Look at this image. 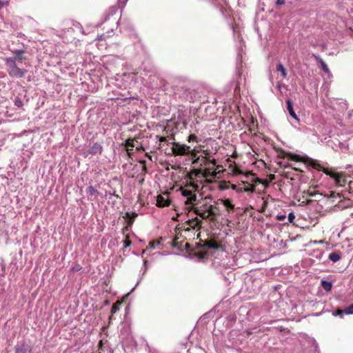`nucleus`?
<instances>
[{"label":"nucleus","instance_id":"5701e85b","mask_svg":"<svg viewBox=\"0 0 353 353\" xmlns=\"http://www.w3.org/2000/svg\"><path fill=\"white\" fill-rule=\"evenodd\" d=\"M123 346H134L135 345V342L132 337H127L126 339L123 340Z\"/></svg>","mask_w":353,"mask_h":353},{"label":"nucleus","instance_id":"f704fd0d","mask_svg":"<svg viewBox=\"0 0 353 353\" xmlns=\"http://www.w3.org/2000/svg\"><path fill=\"white\" fill-rule=\"evenodd\" d=\"M119 310V307L115 304L112 306L111 312L116 313Z\"/></svg>","mask_w":353,"mask_h":353},{"label":"nucleus","instance_id":"0eeeda50","mask_svg":"<svg viewBox=\"0 0 353 353\" xmlns=\"http://www.w3.org/2000/svg\"><path fill=\"white\" fill-rule=\"evenodd\" d=\"M172 151L174 155H184L191 151L190 147L176 142H172Z\"/></svg>","mask_w":353,"mask_h":353},{"label":"nucleus","instance_id":"6e6552de","mask_svg":"<svg viewBox=\"0 0 353 353\" xmlns=\"http://www.w3.org/2000/svg\"><path fill=\"white\" fill-rule=\"evenodd\" d=\"M170 203L169 193L167 192H163L157 196V205L162 208L168 206Z\"/></svg>","mask_w":353,"mask_h":353},{"label":"nucleus","instance_id":"8fccbe9b","mask_svg":"<svg viewBox=\"0 0 353 353\" xmlns=\"http://www.w3.org/2000/svg\"><path fill=\"white\" fill-rule=\"evenodd\" d=\"M191 152H192V155L194 157L195 154L193 152V151H191Z\"/></svg>","mask_w":353,"mask_h":353},{"label":"nucleus","instance_id":"393cba45","mask_svg":"<svg viewBox=\"0 0 353 353\" xmlns=\"http://www.w3.org/2000/svg\"><path fill=\"white\" fill-rule=\"evenodd\" d=\"M87 193L90 195H96L98 196L99 194V192L94 189V188L92 185L89 186L87 188Z\"/></svg>","mask_w":353,"mask_h":353},{"label":"nucleus","instance_id":"4468645a","mask_svg":"<svg viewBox=\"0 0 353 353\" xmlns=\"http://www.w3.org/2000/svg\"><path fill=\"white\" fill-rule=\"evenodd\" d=\"M314 59L320 63L321 69L327 74H330V71L327 65V64L324 62V61L319 57L316 54H313Z\"/></svg>","mask_w":353,"mask_h":353},{"label":"nucleus","instance_id":"c85d7f7f","mask_svg":"<svg viewBox=\"0 0 353 353\" xmlns=\"http://www.w3.org/2000/svg\"><path fill=\"white\" fill-rule=\"evenodd\" d=\"M218 305H216L212 310H210V312H208V313L205 314L203 316V318H209L211 316H212V314L214 312H215L216 308H218Z\"/></svg>","mask_w":353,"mask_h":353},{"label":"nucleus","instance_id":"a878e982","mask_svg":"<svg viewBox=\"0 0 353 353\" xmlns=\"http://www.w3.org/2000/svg\"><path fill=\"white\" fill-rule=\"evenodd\" d=\"M113 32V30L112 29L110 31H108L106 32V34H102L99 36L97 37V40H103L106 37H110L111 36V34Z\"/></svg>","mask_w":353,"mask_h":353},{"label":"nucleus","instance_id":"ea45409f","mask_svg":"<svg viewBox=\"0 0 353 353\" xmlns=\"http://www.w3.org/2000/svg\"><path fill=\"white\" fill-rule=\"evenodd\" d=\"M343 312H345V311H343V310H340V309H338V310H336V314H337V315H340V316H342V314H343Z\"/></svg>","mask_w":353,"mask_h":353},{"label":"nucleus","instance_id":"dca6fc26","mask_svg":"<svg viewBox=\"0 0 353 353\" xmlns=\"http://www.w3.org/2000/svg\"><path fill=\"white\" fill-rule=\"evenodd\" d=\"M125 147L127 148V150L128 152V154H130V150L129 148H134L135 147L137 149L139 148V142L137 141H135L134 139H128L125 141Z\"/></svg>","mask_w":353,"mask_h":353},{"label":"nucleus","instance_id":"6ab92c4d","mask_svg":"<svg viewBox=\"0 0 353 353\" xmlns=\"http://www.w3.org/2000/svg\"><path fill=\"white\" fill-rule=\"evenodd\" d=\"M222 204L226 208L228 212L233 211L234 205H233L230 199H222Z\"/></svg>","mask_w":353,"mask_h":353},{"label":"nucleus","instance_id":"f3484780","mask_svg":"<svg viewBox=\"0 0 353 353\" xmlns=\"http://www.w3.org/2000/svg\"><path fill=\"white\" fill-rule=\"evenodd\" d=\"M328 258L330 261L335 263L341 259V254L340 252H334L330 254Z\"/></svg>","mask_w":353,"mask_h":353},{"label":"nucleus","instance_id":"49530a36","mask_svg":"<svg viewBox=\"0 0 353 353\" xmlns=\"http://www.w3.org/2000/svg\"><path fill=\"white\" fill-rule=\"evenodd\" d=\"M166 141V138H165V137H161L159 138V141H160V142H164V141Z\"/></svg>","mask_w":353,"mask_h":353},{"label":"nucleus","instance_id":"9d476101","mask_svg":"<svg viewBox=\"0 0 353 353\" xmlns=\"http://www.w3.org/2000/svg\"><path fill=\"white\" fill-rule=\"evenodd\" d=\"M103 151V147L102 145L97 142H95L92 144V145L90 148V151L85 153V157H88L89 154H101Z\"/></svg>","mask_w":353,"mask_h":353},{"label":"nucleus","instance_id":"c756f323","mask_svg":"<svg viewBox=\"0 0 353 353\" xmlns=\"http://www.w3.org/2000/svg\"><path fill=\"white\" fill-rule=\"evenodd\" d=\"M289 156H290V158L291 160H293V161H301V156H299L298 154H289Z\"/></svg>","mask_w":353,"mask_h":353},{"label":"nucleus","instance_id":"473e14b6","mask_svg":"<svg viewBox=\"0 0 353 353\" xmlns=\"http://www.w3.org/2000/svg\"><path fill=\"white\" fill-rule=\"evenodd\" d=\"M295 219V216L293 212H290L288 214V220L290 223H292Z\"/></svg>","mask_w":353,"mask_h":353},{"label":"nucleus","instance_id":"f257e3e1","mask_svg":"<svg viewBox=\"0 0 353 353\" xmlns=\"http://www.w3.org/2000/svg\"><path fill=\"white\" fill-rule=\"evenodd\" d=\"M192 165L194 170L190 173V186L192 190L199 191L203 181L208 183L216 182L217 187L221 189V170L214 159L207 162L205 158L199 157L192 161Z\"/></svg>","mask_w":353,"mask_h":353},{"label":"nucleus","instance_id":"603ef678","mask_svg":"<svg viewBox=\"0 0 353 353\" xmlns=\"http://www.w3.org/2000/svg\"><path fill=\"white\" fill-rule=\"evenodd\" d=\"M100 353V352H99Z\"/></svg>","mask_w":353,"mask_h":353},{"label":"nucleus","instance_id":"3c124183","mask_svg":"<svg viewBox=\"0 0 353 353\" xmlns=\"http://www.w3.org/2000/svg\"><path fill=\"white\" fill-rule=\"evenodd\" d=\"M310 202H311V201H310V200L307 201V204H308V203H310Z\"/></svg>","mask_w":353,"mask_h":353},{"label":"nucleus","instance_id":"423d86ee","mask_svg":"<svg viewBox=\"0 0 353 353\" xmlns=\"http://www.w3.org/2000/svg\"><path fill=\"white\" fill-rule=\"evenodd\" d=\"M230 187L232 190H236V192H255L254 185H250V187H239L236 185L230 183V181H227L225 180H222V190L228 189Z\"/></svg>","mask_w":353,"mask_h":353},{"label":"nucleus","instance_id":"a211bd4d","mask_svg":"<svg viewBox=\"0 0 353 353\" xmlns=\"http://www.w3.org/2000/svg\"><path fill=\"white\" fill-rule=\"evenodd\" d=\"M222 204L226 208L228 212L233 211L234 205H233L230 199H222Z\"/></svg>","mask_w":353,"mask_h":353},{"label":"nucleus","instance_id":"1a4fd4ad","mask_svg":"<svg viewBox=\"0 0 353 353\" xmlns=\"http://www.w3.org/2000/svg\"><path fill=\"white\" fill-rule=\"evenodd\" d=\"M307 164L314 169H316L319 171H323L325 174L326 170H331L332 169L325 167L324 165H321L319 161L312 159H310L307 161Z\"/></svg>","mask_w":353,"mask_h":353},{"label":"nucleus","instance_id":"20e7f679","mask_svg":"<svg viewBox=\"0 0 353 353\" xmlns=\"http://www.w3.org/2000/svg\"><path fill=\"white\" fill-rule=\"evenodd\" d=\"M6 63L8 66V72L9 75L14 78H22L27 73V70L20 68L17 66L18 63H14V61L11 59H5Z\"/></svg>","mask_w":353,"mask_h":353},{"label":"nucleus","instance_id":"f8f14e48","mask_svg":"<svg viewBox=\"0 0 353 353\" xmlns=\"http://www.w3.org/2000/svg\"><path fill=\"white\" fill-rule=\"evenodd\" d=\"M23 50H18L14 52L13 57L6 58L5 59H11L14 61V63H19L22 60H25L26 57L23 56Z\"/></svg>","mask_w":353,"mask_h":353},{"label":"nucleus","instance_id":"7c9ffc66","mask_svg":"<svg viewBox=\"0 0 353 353\" xmlns=\"http://www.w3.org/2000/svg\"><path fill=\"white\" fill-rule=\"evenodd\" d=\"M345 313L347 314H353V304L350 305L345 310Z\"/></svg>","mask_w":353,"mask_h":353},{"label":"nucleus","instance_id":"58836bf2","mask_svg":"<svg viewBox=\"0 0 353 353\" xmlns=\"http://www.w3.org/2000/svg\"><path fill=\"white\" fill-rule=\"evenodd\" d=\"M270 182V181L263 180V183L262 184L264 185L265 188H267L269 186Z\"/></svg>","mask_w":353,"mask_h":353},{"label":"nucleus","instance_id":"bb28decb","mask_svg":"<svg viewBox=\"0 0 353 353\" xmlns=\"http://www.w3.org/2000/svg\"><path fill=\"white\" fill-rule=\"evenodd\" d=\"M245 181H242V184H243V187H250V185H252V183L250 182V180L252 179V176H250L248 178H245Z\"/></svg>","mask_w":353,"mask_h":353},{"label":"nucleus","instance_id":"b1692460","mask_svg":"<svg viewBox=\"0 0 353 353\" xmlns=\"http://www.w3.org/2000/svg\"><path fill=\"white\" fill-rule=\"evenodd\" d=\"M321 286L327 292L330 291L332 288V285L330 282L324 280L321 281Z\"/></svg>","mask_w":353,"mask_h":353},{"label":"nucleus","instance_id":"7ed1b4c3","mask_svg":"<svg viewBox=\"0 0 353 353\" xmlns=\"http://www.w3.org/2000/svg\"><path fill=\"white\" fill-rule=\"evenodd\" d=\"M226 145L228 148H225V152H222V157H228L225 166L228 165L230 170L234 174H242L240 169L236 166L234 161H232L229 158L230 157L232 158L237 157L234 145L232 144H226Z\"/></svg>","mask_w":353,"mask_h":353},{"label":"nucleus","instance_id":"de8ad7c7","mask_svg":"<svg viewBox=\"0 0 353 353\" xmlns=\"http://www.w3.org/2000/svg\"><path fill=\"white\" fill-rule=\"evenodd\" d=\"M334 192H332V193L330 194V197H334Z\"/></svg>","mask_w":353,"mask_h":353},{"label":"nucleus","instance_id":"79ce46f5","mask_svg":"<svg viewBox=\"0 0 353 353\" xmlns=\"http://www.w3.org/2000/svg\"><path fill=\"white\" fill-rule=\"evenodd\" d=\"M99 348L103 350V340H100L99 343Z\"/></svg>","mask_w":353,"mask_h":353},{"label":"nucleus","instance_id":"e433bc0d","mask_svg":"<svg viewBox=\"0 0 353 353\" xmlns=\"http://www.w3.org/2000/svg\"><path fill=\"white\" fill-rule=\"evenodd\" d=\"M285 0H276V6H281L285 4Z\"/></svg>","mask_w":353,"mask_h":353},{"label":"nucleus","instance_id":"412c9836","mask_svg":"<svg viewBox=\"0 0 353 353\" xmlns=\"http://www.w3.org/2000/svg\"><path fill=\"white\" fill-rule=\"evenodd\" d=\"M276 70L281 73V76L283 78H285L287 77L286 70L281 63L277 64Z\"/></svg>","mask_w":353,"mask_h":353},{"label":"nucleus","instance_id":"2eb2a0df","mask_svg":"<svg viewBox=\"0 0 353 353\" xmlns=\"http://www.w3.org/2000/svg\"><path fill=\"white\" fill-rule=\"evenodd\" d=\"M287 104V110L290 114L291 117H292L296 120H299V118L297 117V115L296 114L294 109H293V104L290 99L287 100L286 101Z\"/></svg>","mask_w":353,"mask_h":353},{"label":"nucleus","instance_id":"4c0bfd02","mask_svg":"<svg viewBox=\"0 0 353 353\" xmlns=\"http://www.w3.org/2000/svg\"><path fill=\"white\" fill-rule=\"evenodd\" d=\"M8 5V1H3L0 0V8L6 6Z\"/></svg>","mask_w":353,"mask_h":353},{"label":"nucleus","instance_id":"4be33fe9","mask_svg":"<svg viewBox=\"0 0 353 353\" xmlns=\"http://www.w3.org/2000/svg\"><path fill=\"white\" fill-rule=\"evenodd\" d=\"M181 194L183 196H190V198L188 199L190 201H192V199L194 200V199L192 196V191L190 190H188V189H185V188H181Z\"/></svg>","mask_w":353,"mask_h":353},{"label":"nucleus","instance_id":"a18cd8bd","mask_svg":"<svg viewBox=\"0 0 353 353\" xmlns=\"http://www.w3.org/2000/svg\"><path fill=\"white\" fill-rule=\"evenodd\" d=\"M155 244H159V242H157V243H155V242H150V244H149V245H150L151 248H154Z\"/></svg>","mask_w":353,"mask_h":353},{"label":"nucleus","instance_id":"37998d69","mask_svg":"<svg viewBox=\"0 0 353 353\" xmlns=\"http://www.w3.org/2000/svg\"><path fill=\"white\" fill-rule=\"evenodd\" d=\"M269 179H270V181H272V180H274L275 179V174H270L269 175Z\"/></svg>","mask_w":353,"mask_h":353},{"label":"nucleus","instance_id":"39448f33","mask_svg":"<svg viewBox=\"0 0 353 353\" xmlns=\"http://www.w3.org/2000/svg\"><path fill=\"white\" fill-rule=\"evenodd\" d=\"M325 174L334 180L335 185L339 187H345L347 183L346 176L344 172H336L334 169L326 170Z\"/></svg>","mask_w":353,"mask_h":353},{"label":"nucleus","instance_id":"2f4dec72","mask_svg":"<svg viewBox=\"0 0 353 353\" xmlns=\"http://www.w3.org/2000/svg\"><path fill=\"white\" fill-rule=\"evenodd\" d=\"M268 206V201H263V203L261 206V209L259 210L260 212H264L266 208Z\"/></svg>","mask_w":353,"mask_h":353},{"label":"nucleus","instance_id":"a19ab883","mask_svg":"<svg viewBox=\"0 0 353 353\" xmlns=\"http://www.w3.org/2000/svg\"><path fill=\"white\" fill-rule=\"evenodd\" d=\"M285 218V215H279L276 216L277 220L282 221L284 220Z\"/></svg>","mask_w":353,"mask_h":353},{"label":"nucleus","instance_id":"9b49d317","mask_svg":"<svg viewBox=\"0 0 353 353\" xmlns=\"http://www.w3.org/2000/svg\"><path fill=\"white\" fill-rule=\"evenodd\" d=\"M31 348L25 343H18L14 347V353H30Z\"/></svg>","mask_w":353,"mask_h":353},{"label":"nucleus","instance_id":"c03bdc74","mask_svg":"<svg viewBox=\"0 0 353 353\" xmlns=\"http://www.w3.org/2000/svg\"><path fill=\"white\" fill-rule=\"evenodd\" d=\"M307 194L310 196H313L315 195V192H310V191H307Z\"/></svg>","mask_w":353,"mask_h":353},{"label":"nucleus","instance_id":"cd10ccee","mask_svg":"<svg viewBox=\"0 0 353 353\" xmlns=\"http://www.w3.org/2000/svg\"><path fill=\"white\" fill-rule=\"evenodd\" d=\"M14 103V105H17V107H22L23 105L22 100L18 97H15Z\"/></svg>","mask_w":353,"mask_h":353},{"label":"nucleus","instance_id":"aec40b11","mask_svg":"<svg viewBox=\"0 0 353 353\" xmlns=\"http://www.w3.org/2000/svg\"><path fill=\"white\" fill-rule=\"evenodd\" d=\"M222 204L226 208L228 212L233 211L234 205H233L230 199H222Z\"/></svg>","mask_w":353,"mask_h":353},{"label":"nucleus","instance_id":"09e8293b","mask_svg":"<svg viewBox=\"0 0 353 353\" xmlns=\"http://www.w3.org/2000/svg\"><path fill=\"white\" fill-rule=\"evenodd\" d=\"M225 172V169H222L221 172L223 174Z\"/></svg>","mask_w":353,"mask_h":353},{"label":"nucleus","instance_id":"f03ea898","mask_svg":"<svg viewBox=\"0 0 353 353\" xmlns=\"http://www.w3.org/2000/svg\"><path fill=\"white\" fill-rule=\"evenodd\" d=\"M206 259L215 272H221V243L218 239L210 238L205 241Z\"/></svg>","mask_w":353,"mask_h":353},{"label":"nucleus","instance_id":"c9c22d12","mask_svg":"<svg viewBox=\"0 0 353 353\" xmlns=\"http://www.w3.org/2000/svg\"><path fill=\"white\" fill-rule=\"evenodd\" d=\"M123 245L125 248H128L131 245V242L128 240H125L123 241Z\"/></svg>","mask_w":353,"mask_h":353},{"label":"nucleus","instance_id":"ddd939ff","mask_svg":"<svg viewBox=\"0 0 353 353\" xmlns=\"http://www.w3.org/2000/svg\"><path fill=\"white\" fill-rule=\"evenodd\" d=\"M250 176H252L250 182L252 183V185H254L255 188L256 184L263 183V180L255 176V174L252 171L247 172L246 173L244 174L245 178H248Z\"/></svg>","mask_w":353,"mask_h":353},{"label":"nucleus","instance_id":"72a5a7b5","mask_svg":"<svg viewBox=\"0 0 353 353\" xmlns=\"http://www.w3.org/2000/svg\"><path fill=\"white\" fill-rule=\"evenodd\" d=\"M127 3V0H119L118 3L119 6L124 7Z\"/></svg>","mask_w":353,"mask_h":353}]
</instances>
